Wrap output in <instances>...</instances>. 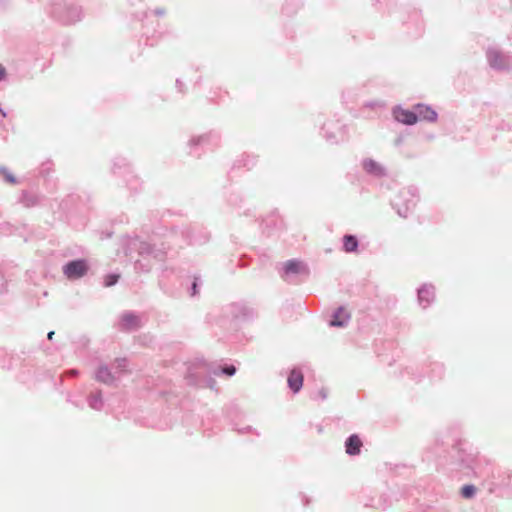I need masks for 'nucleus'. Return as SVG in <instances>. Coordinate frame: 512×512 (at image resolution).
I'll return each instance as SVG.
<instances>
[{"label": "nucleus", "mask_w": 512, "mask_h": 512, "mask_svg": "<svg viewBox=\"0 0 512 512\" xmlns=\"http://www.w3.org/2000/svg\"><path fill=\"white\" fill-rule=\"evenodd\" d=\"M362 441L357 435H351L345 443L346 453L349 455H357L360 453Z\"/></svg>", "instance_id": "obj_4"}, {"label": "nucleus", "mask_w": 512, "mask_h": 512, "mask_svg": "<svg viewBox=\"0 0 512 512\" xmlns=\"http://www.w3.org/2000/svg\"><path fill=\"white\" fill-rule=\"evenodd\" d=\"M395 119L406 125H413L418 121V116L414 111L406 110L401 107H397L393 110Z\"/></svg>", "instance_id": "obj_2"}, {"label": "nucleus", "mask_w": 512, "mask_h": 512, "mask_svg": "<svg viewBox=\"0 0 512 512\" xmlns=\"http://www.w3.org/2000/svg\"><path fill=\"white\" fill-rule=\"evenodd\" d=\"M97 379L103 383L110 384L114 381V377L106 367L99 368Z\"/></svg>", "instance_id": "obj_9"}, {"label": "nucleus", "mask_w": 512, "mask_h": 512, "mask_svg": "<svg viewBox=\"0 0 512 512\" xmlns=\"http://www.w3.org/2000/svg\"><path fill=\"white\" fill-rule=\"evenodd\" d=\"M348 315H346L345 311L343 309H339L337 313L334 315L333 320L330 322L331 326H344L347 322Z\"/></svg>", "instance_id": "obj_8"}, {"label": "nucleus", "mask_w": 512, "mask_h": 512, "mask_svg": "<svg viewBox=\"0 0 512 512\" xmlns=\"http://www.w3.org/2000/svg\"><path fill=\"white\" fill-rule=\"evenodd\" d=\"M222 371H223V373H225L226 375H228V376H232V375H234V374H235V372H236V368H235V366L230 365V366H226V367H224V368L222 369Z\"/></svg>", "instance_id": "obj_14"}, {"label": "nucleus", "mask_w": 512, "mask_h": 512, "mask_svg": "<svg viewBox=\"0 0 512 512\" xmlns=\"http://www.w3.org/2000/svg\"><path fill=\"white\" fill-rule=\"evenodd\" d=\"M53 335H54V332H53V331L49 332V333H48V339H50V340H51V339L53 338Z\"/></svg>", "instance_id": "obj_18"}, {"label": "nucleus", "mask_w": 512, "mask_h": 512, "mask_svg": "<svg viewBox=\"0 0 512 512\" xmlns=\"http://www.w3.org/2000/svg\"><path fill=\"white\" fill-rule=\"evenodd\" d=\"M418 120L434 122L437 119V113L429 106L418 104L414 107Z\"/></svg>", "instance_id": "obj_3"}, {"label": "nucleus", "mask_w": 512, "mask_h": 512, "mask_svg": "<svg viewBox=\"0 0 512 512\" xmlns=\"http://www.w3.org/2000/svg\"><path fill=\"white\" fill-rule=\"evenodd\" d=\"M288 385L294 391L298 392L303 385V374L298 370H292L288 376Z\"/></svg>", "instance_id": "obj_5"}, {"label": "nucleus", "mask_w": 512, "mask_h": 512, "mask_svg": "<svg viewBox=\"0 0 512 512\" xmlns=\"http://www.w3.org/2000/svg\"><path fill=\"white\" fill-rule=\"evenodd\" d=\"M88 267L84 260H75L66 264L63 272L68 279H77L87 273Z\"/></svg>", "instance_id": "obj_1"}, {"label": "nucleus", "mask_w": 512, "mask_h": 512, "mask_svg": "<svg viewBox=\"0 0 512 512\" xmlns=\"http://www.w3.org/2000/svg\"><path fill=\"white\" fill-rule=\"evenodd\" d=\"M122 322L126 328H132L138 325L139 320L136 316H133L131 314H125L122 316Z\"/></svg>", "instance_id": "obj_11"}, {"label": "nucleus", "mask_w": 512, "mask_h": 512, "mask_svg": "<svg viewBox=\"0 0 512 512\" xmlns=\"http://www.w3.org/2000/svg\"><path fill=\"white\" fill-rule=\"evenodd\" d=\"M475 492L476 488L473 485H465L461 489V495L467 499L473 497Z\"/></svg>", "instance_id": "obj_12"}, {"label": "nucleus", "mask_w": 512, "mask_h": 512, "mask_svg": "<svg viewBox=\"0 0 512 512\" xmlns=\"http://www.w3.org/2000/svg\"><path fill=\"white\" fill-rule=\"evenodd\" d=\"M119 279V275L110 274L105 277V286L109 287L114 285Z\"/></svg>", "instance_id": "obj_13"}, {"label": "nucleus", "mask_w": 512, "mask_h": 512, "mask_svg": "<svg viewBox=\"0 0 512 512\" xmlns=\"http://www.w3.org/2000/svg\"><path fill=\"white\" fill-rule=\"evenodd\" d=\"M0 113H2L3 116H5V113L3 112V110L0 109Z\"/></svg>", "instance_id": "obj_19"}, {"label": "nucleus", "mask_w": 512, "mask_h": 512, "mask_svg": "<svg viewBox=\"0 0 512 512\" xmlns=\"http://www.w3.org/2000/svg\"><path fill=\"white\" fill-rule=\"evenodd\" d=\"M358 241L355 236L345 235L343 238V248L345 252H354L357 250Z\"/></svg>", "instance_id": "obj_6"}, {"label": "nucleus", "mask_w": 512, "mask_h": 512, "mask_svg": "<svg viewBox=\"0 0 512 512\" xmlns=\"http://www.w3.org/2000/svg\"><path fill=\"white\" fill-rule=\"evenodd\" d=\"M7 180L11 183L15 182V179L12 176H7Z\"/></svg>", "instance_id": "obj_17"}, {"label": "nucleus", "mask_w": 512, "mask_h": 512, "mask_svg": "<svg viewBox=\"0 0 512 512\" xmlns=\"http://www.w3.org/2000/svg\"><path fill=\"white\" fill-rule=\"evenodd\" d=\"M5 75H6L5 68L0 66V81L4 79Z\"/></svg>", "instance_id": "obj_16"}, {"label": "nucleus", "mask_w": 512, "mask_h": 512, "mask_svg": "<svg viewBox=\"0 0 512 512\" xmlns=\"http://www.w3.org/2000/svg\"><path fill=\"white\" fill-rule=\"evenodd\" d=\"M364 169L370 173L380 174L382 172L381 167L378 163L373 160H366L363 164Z\"/></svg>", "instance_id": "obj_10"}, {"label": "nucleus", "mask_w": 512, "mask_h": 512, "mask_svg": "<svg viewBox=\"0 0 512 512\" xmlns=\"http://www.w3.org/2000/svg\"><path fill=\"white\" fill-rule=\"evenodd\" d=\"M430 291L427 288H422L419 290V298L422 300L425 296L429 295Z\"/></svg>", "instance_id": "obj_15"}, {"label": "nucleus", "mask_w": 512, "mask_h": 512, "mask_svg": "<svg viewBox=\"0 0 512 512\" xmlns=\"http://www.w3.org/2000/svg\"><path fill=\"white\" fill-rule=\"evenodd\" d=\"M303 268V265L300 261L297 260H289L284 265V270L286 274H296L299 273Z\"/></svg>", "instance_id": "obj_7"}]
</instances>
